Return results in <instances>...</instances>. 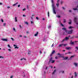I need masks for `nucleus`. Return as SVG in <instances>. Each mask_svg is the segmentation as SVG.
<instances>
[{"label": "nucleus", "mask_w": 78, "mask_h": 78, "mask_svg": "<svg viewBox=\"0 0 78 78\" xmlns=\"http://www.w3.org/2000/svg\"><path fill=\"white\" fill-rule=\"evenodd\" d=\"M66 41V40L65 39H64L61 41V42H64V41Z\"/></svg>", "instance_id": "obj_32"}, {"label": "nucleus", "mask_w": 78, "mask_h": 78, "mask_svg": "<svg viewBox=\"0 0 78 78\" xmlns=\"http://www.w3.org/2000/svg\"><path fill=\"white\" fill-rule=\"evenodd\" d=\"M68 58V57H63V59L66 60Z\"/></svg>", "instance_id": "obj_15"}, {"label": "nucleus", "mask_w": 78, "mask_h": 78, "mask_svg": "<svg viewBox=\"0 0 78 78\" xmlns=\"http://www.w3.org/2000/svg\"><path fill=\"white\" fill-rule=\"evenodd\" d=\"M48 17H49V12L48 11Z\"/></svg>", "instance_id": "obj_49"}, {"label": "nucleus", "mask_w": 78, "mask_h": 78, "mask_svg": "<svg viewBox=\"0 0 78 78\" xmlns=\"http://www.w3.org/2000/svg\"><path fill=\"white\" fill-rule=\"evenodd\" d=\"M50 67H51V69H52V68H53V67L52 66H50Z\"/></svg>", "instance_id": "obj_59"}, {"label": "nucleus", "mask_w": 78, "mask_h": 78, "mask_svg": "<svg viewBox=\"0 0 78 78\" xmlns=\"http://www.w3.org/2000/svg\"><path fill=\"white\" fill-rule=\"evenodd\" d=\"M2 40L3 41H6V42L8 41V39H2Z\"/></svg>", "instance_id": "obj_8"}, {"label": "nucleus", "mask_w": 78, "mask_h": 78, "mask_svg": "<svg viewBox=\"0 0 78 78\" xmlns=\"http://www.w3.org/2000/svg\"><path fill=\"white\" fill-rule=\"evenodd\" d=\"M0 58H2V59H3V57L2 56H0Z\"/></svg>", "instance_id": "obj_44"}, {"label": "nucleus", "mask_w": 78, "mask_h": 78, "mask_svg": "<svg viewBox=\"0 0 78 78\" xmlns=\"http://www.w3.org/2000/svg\"><path fill=\"white\" fill-rule=\"evenodd\" d=\"M73 30H66V33L68 34H72V32L73 31Z\"/></svg>", "instance_id": "obj_1"}, {"label": "nucleus", "mask_w": 78, "mask_h": 78, "mask_svg": "<svg viewBox=\"0 0 78 78\" xmlns=\"http://www.w3.org/2000/svg\"><path fill=\"white\" fill-rule=\"evenodd\" d=\"M58 55H59V56L58 57H59V58H61V54H60V53H58V54H57V55L58 56Z\"/></svg>", "instance_id": "obj_17"}, {"label": "nucleus", "mask_w": 78, "mask_h": 78, "mask_svg": "<svg viewBox=\"0 0 78 78\" xmlns=\"http://www.w3.org/2000/svg\"><path fill=\"white\" fill-rule=\"evenodd\" d=\"M74 22L75 23H76L77 22V18L76 17H74Z\"/></svg>", "instance_id": "obj_4"}, {"label": "nucleus", "mask_w": 78, "mask_h": 78, "mask_svg": "<svg viewBox=\"0 0 78 78\" xmlns=\"http://www.w3.org/2000/svg\"><path fill=\"white\" fill-rule=\"evenodd\" d=\"M73 9H74V10L75 11L76 10H77V8H76L75 9V8H73Z\"/></svg>", "instance_id": "obj_31"}, {"label": "nucleus", "mask_w": 78, "mask_h": 78, "mask_svg": "<svg viewBox=\"0 0 78 78\" xmlns=\"http://www.w3.org/2000/svg\"><path fill=\"white\" fill-rule=\"evenodd\" d=\"M74 64L76 67H78V64L77 63L74 62Z\"/></svg>", "instance_id": "obj_9"}, {"label": "nucleus", "mask_w": 78, "mask_h": 78, "mask_svg": "<svg viewBox=\"0 0 78 78\" xmlns=\"http://www.w3.org/2000/svg\"><path fill=\"white\" fill-rule=\"evenodd\" d=\"M69 22L68 23L69 25H71L72 24V20H69Z\"/></svg>", "instance_id": "obj_7"}, {"label": "nucleus", "mask_w": 78, "mask_h": 78, "mask_svg": "<svg viewBox=\"0 0 78 78\" xmlns=\"http://www.w3.org/2000/svg\"><path fill=\"white\" fill-rule=\"evenodd\" d=\"M69 12H72V11H71V10H69Z\"/></svg>", "instance_id": "obj_62"}, {"label": "nucleus", "mask_w": 78, "mask_h": 78, "mask_svg": "<svg viewBox=\"0 0 78 78\" xmlns=\"http://www.w3.org/2000/svg\"><path fill=\"white\" fill-rule=\"evenodd\" d=\"M65 41H67V40H69V37H66L65 38Z\"/></svg>", "instance_id": "obj_11"}, {"label": "nucleus", "mask_w": 78, "mask_h": 78, "mask_svg": "<svg viewBox=\"0 0 78 78\" xmlns=\"http://www.w3.org/2000/svg\"><path fill=\"white\" fill-rule=\"evenodd\" d=\"M56 72V69H55L54 72L52 73V74H54V73H55V72Z\"/></svg>", "instance_id": "obj_22"}, {"label": "nucleus", "mask_w": 78, "mask_h": 78, "mask_svg": "<svg viewBox=\"0 0 78 78\" xmlns=\"http://www.w3.org/2000/svg\"><path fill=\"white\" fill-rule=\"evenodd\" d=\"M51 3L52 5V7H55V6L54 1H53V0H51Z\"/></svg>", "instance_id": "obj_5"}, {"label": "nucleus", "mask_w": 78, "mask_h": 78, "mask_svg": "<svg viewBox=\"0 0 78 78\" xmlns=\"http://www.w3.org/2000/svg\"><path fill=\"white\" fill-rule=\"evenodd\" d=\"M36 19L37 20H39V18H38V17H36Z\"/></svg>", "instance_id": "obj_52"}, {"label": "nucleus", "mask_w": 78, "mask_h": 78, "mask_svg": "<svg viewBox=\"0 0 78 78\" xmlns=\"http://www.w3.org/2000/svg\"><path fill=\"white\" fill-rule=\"evenodd\" d=\"M57 17L58 18H59L61 17V16H59V15H58V16H57Z\"/></svg>", "instance_id": "obj_36"}, {"label": "nucleus", "mask_w": 78, "mask_h": 78, "mask_svg": "<svg viewBox=\"0 0 78 78\" xmlns=\"http://www.w3.org/2000/svg\"><path fill=\"white\" fill-rule=\"evenodd\" d=\"M6 23H4L3 24V26L4 27H5V26H6Z\"/></svg>", "instance_id": "obj_35"}, {"label": "nucleus", "mask_w": 78, "mask_h": 78, "mask_svg": "<svg viewBox=\"0 0 78 78\" xmlns=\"http://www.w3.org/2000/svg\"><path fill=\"white\" fill-rule=\"evenodd\" d=\"M55 53V51L53 50V51L52 52L51 55H52V54H53L54 53Z\"/></svg>", "instance_id": "obj_25"}, {"label": "nucleus", "mask_w": 78, "mask_h": 78, "mask_svg": "<svg viewBox=\"0 0 78 78\" xmlns=\"http://www.w3.org/2000/svg\"><path fill=\"white\" fill-rule=\"evenodd\" d=\"M55 61L53 60V58H52V57H51L50 58L49 62H51V63H52V64H53V63L55 62Z\"/></svg>", "instance_id": "obj_2"}, {"label": "nucleus", "mask_w": 78, "mask_h": 78, "mask_svg": "<svg viewBox=\"0 0 78 78\" xmlns=\"http://www.w3.org/2000/svg\"><path fill=\"white\" fill-rule=\"evenodd\" d=\"M31 24H33L34 23V22L33 21H31Z\"/></svg>", "instance_id": "obj_30"}, {"label": "nucleus", "mask_w": 78, "mask_h": 78, "mask_svg": "<svg viewBox=\"0 0 78 78\" xmlns=\"http://www.w3.org/2000/svg\"><path fill=\"white\" fill-rule=\"evenodd\" d=\"M8 47H9V48H11V47H10V45L9 44H8L7 45Z\"/></svg>", "instance_id": "obj_28"}, {"label": "nucleus", "mask_w": 78, "mask_h": 78, "mask_svg": "<svg viewBox=\"0 0 78 78\" xmlns=\"http://www.w3.org/2000/svg\"><path fill=\"white\" fill-rule=\"evenodd\" d=\"M42 20H45V19H44V18H43Z\"/></svg>", "instance_id": "obj_58"}, {"label": "nucleus", "mask_w": 78, "mask_h": 78, "mask_svg": "<svg viewBox=\"0 0 78 78\" xmlns=\"http://www.w3.org/2000/svg\"><path fill=\"white\" fill-rule=\"evenodd\" d=\"M12 78V76H11V77H10V78Z\"/></svg>", "instance_id": "obj_64"}, {"label": "nucleus", "mask_w": 78, "mask_h": 78, "mask_svg": "<svg viewBox=\"0 0 78 78\" xmlns=\"http://www.w3.org/2000/svg\"><path fill=\"white\" fill-rule=\"evenodd\" d=\"M7 8H8V9H9V8H10V7L8 6V7H7Z\"/></svg>", "instance_id": "obj_50"}, {"label": "nucleus", "mask_w": 78, "mask_h": 78, "mask_svg": "<svg viewBox=\"0 0 78 78\" xmlns=\"http://www.w3.org/2000/svg\"><path fill=\"white\" fill-rule=\"evenodd\" d=\"M59 3H57L56 4V6H57V7H58V6H59Z\"/></svg>", "instance_id": "obj_29"}, {"label": "nucleus", "mask_w": 78, "mask_h": 78, "mask_svg": "<svg viewBox=\"0 0 78 78\" xmlns=\"http://www.w3.org/2000/svg\"><path fill=\"white\" fill-rule=\"evenodd\" d=\"M38 34V32H37L36 33V34H34V36H37V35Z\"/></svg>", "instance_id": "obj_16"}, {"label": "nucleus", "mask_w": 78, "mask_h": 78, "mask_svg": "<svg viewBox=\"0 0 78 78\" xmlns=\"http://www.w3.org/2000/svg\"><path fill=\"white\" fill-rule=\"evenodd\" d=\"M17 4H18V2H17V3H15V4H13V6H14L16 5H17Z\"/></svg>", "instance_id": "obj_26"}, {"label": "nucleus", "mask_w": 78, "mask_h": 78, "mask_svg": "<svg viewBox=\"0 0 78 78\" xmlns=\"http://www.w3.org/2000/svg\"><path fill=\"white\" fill-rule=\"evenodd\" d=\"M71 48V47H68L66 48V50H70Z\"/></svg>", "instance_id": "obj_13"}, {"label": "nucleus", "mask_w": 78, "mask_h": 78, "mask_svg": "<svg viewBox=\"0 0 78 78\" xmlns=\"http://www.w3.org/2000/svg\"><path fill=\"white\" fill-rule=\"evenodd\" d=\"M15 22H17V17H15Z\"/></svg>", "instance_id": "obj_24"}, {"label": "nucleus", "mask_w": 78, "mask_h": 78, "mask_svg": "<svg viewBox=\"0 0 78 78\" xmlns=\"http://www.w3.org/2000/svg\"><path fill=\"white\" fill-rule=\"evenodd\" d=\"M63 20H64V21H63V23H66V19H63Z\"/></svg>", "instance_id": "obj_19"}, {"label": "nucleus", "mask_w": 78, "mask_h": 78, "mask_svg": "<svg viewBox=\"0 0 78 78\" xmlns=\"http://www.w3.org/2000/svg\"><path fill=\"white\" fill-rule=\"evenodd\" d=\"M13 46H14V47H15V48L16 49V48H18V47L17 46V45H16L15 44H14Z\"/></svg>", "instance_id": "obj_12"}, {"label": "nucleus", "mask_w": 78, "mask_h": 78, "mask_svg": "<svg viewBox=\"0 0 78 78\" xmlns=\"http://www.w3.org/2000/svg\"><path fill=\"white\" fill-rule=\"evenodd\" d=\"M62 8L63 9H64V10H65V8H64V7H62Z\"/></svg>", "instance_id": "obj_54"}, {"label": "nucleus", "mask_w": 78, "mask_h": 78, "mask_svg": "<svg viewBox=\"0 0 78 78\" xmlns=\"http://www.w3.org/2000/svg\"><path fill=\"white\" fill-rule=\"evenodd\" d=\"M52 8L53 10V12L54 14H56V11H55V7H52Z\"/></svg>", "instance_id": "obj_3"}, {"label": "nucleus", "mask_w": 78, "mask_h": 78, "mask_svg": "<svg viewBox=\"0 0 78 78\" xmlns=\"http://www.w3.org/2000/svg\"><path fill=\"white\" fill-rule=\"evenodd\" d=\"M64 71H62V73H64Z\"/></svg>", "instance_id": "obj_61"}, {"label": "nucleus", "mask_w": 78, "mask_h": 78, "mask_svg": "<svg viewBox=\"0 0 78 78\" xmlns=\"http://www.w3.org/2000/svg\"><path fill=\"white\" fill-rule=\"evenodd\" d=\"M23 37L24 38H26L27 37H26V36H23Z\"/></svg>", "instance_id": "obj_47"}, {"label": "nucleus", "mask_w": 78, "mask_h": 78, "mask_svg": "<svg viewBox=\"0 0 78 78\" xmlns=\"http://www.w3.org/2000/svg\"><path fill=\"white\" fill-rule=\"evenodd\" d=\"M30 53H31V52H30V51L29 50L28 51V55H30Z\"/></svg>", "instance_id": "obj_27"}, {"label": "nucleus", "mask_w": 78, "mask_h": 78, "mask_svg": "<svg viewBox=\"0 0 78 78\" xmlns=\"http://www.w3.org/2000/svg\"><path fill=\"white\" fill-rule=\"evenodd\" d=\"M13 30L15 32H16V29H15V28H14V27L13 28Z\"/></svg>", "instance_id": "obj_33"}, {"label": "nucleus", "mask_w": 78, "mask_h": 78, "mask_svg": "<svg viewBox=\"0 0 78 78\" xmlns=\"http://www.w3.org/2000/svg\"><path fill=\"white\" fill-rule=\"evenodd\" d=\"M70 53H71V52H70V51H69L68 52V54H70Z\"/></svg>", "instance_id": "obj_51"}, {"label": "nucleus", "mask_w": 78, "mask_h": 78, "mask_svg": "<svg viewBox=\"0 0 78 78\" xmlns=\"http://www.w3.org/2000/svg\"><path fill=\"white\" fill-rule=\"evenodd\" d=\"M63 46L65 47V46H66V45H67V44H63Z\"/></svg>", "instance_id": "obj_38"}, {"label": "nucleus", "mask_w": 78, "mask_h": 78, "mask_svg": "<svg viewBox=\"0 0 78 78\" xmlns=\"http://www.w3.org/2000/svg\"><path fill=\"white\" fill-rule=\"evenodd\" d=\"M77 76V74H76V72H75L74 73V76L75 77H76Z\"/></svg>", "instance_id": "obj_14"}, {"label": "nucleus", "mask_w": 78, "mask_h": 78, "mask_svg": "<svg viewBox=\"0 0 78 78\" xmlns=\"http://www.w3.org/2000/svg\"><path fill=\"white\" fill-rule=\"evenodd\" d=\"M23 17H26V16H25V15L24 14V15H23Z\"/></svg>", "instance_id": "obj_55"}, {"label": "nucleus", "mask_w": 78, "mask_h": 78, "mask_svg": "<svg viewBox=\"0 0 78 78\" xmlns=\"http://www.w3.org/2000/svg\"><path fill=\"white\" fill-rule=\"evenodd\" d=\"M54 46V43H53L51 46V47H53Z\"/></svg>", "instance_id": "obj_43"}, {"label": "nucleus", "mask_w": 78, "mask_h": 78, "mask_svg": "<svg viewBox=\"0 0 78 78\" xmlns=\"http://www.w3.org/2000/svg\"><path fill=\"white\" fill-rule=\"evenodd\" d=\"M61 26H62V27H64V25H63V24H62V23H61Z\"/></svg>", "instance_id": "obj_39"}, {"label": "nucleus", "mask_w": 78, "mask_h": 78, "mask_svg": "<svg viewBox=\"0 0 78 78\" xmlns=\"http://www.w3.org/2000/svg\"><path fill=\"white\" fill-rule=\"evenodd\" d=\"M48 68V67H46V68H45V69H46V70H47V68Z\"/></svg>", "instance_id": "obj_60"}, {"label": "nucleus", "mask_w": 78, "mask_h": 78, "mask_svg": "<svg viewBox=\"0 0 78 78\" xmlns=\"http://www.w3.org/2000/svg\"><path fill=\"white\" fill-rule=\"evenodd\" d=\"M73 57H74V56L73 55L71 56V57L69 58V59L70 60H72V58H73Z\"/></svg>", "instance_id": "obj_10"}, {"label": "nucleus", "mask_w": 78, "mask_h": 78, "mask_svg": "<svg viewBox=\"0 0 78 78\" xmlns=\"http://www.w3.org/2000/svg\"><path fill=\"white\" fill-rule=\"evenodd\" d=\"M19 27H20V28H22V26H21V25H20Z\"/></svg>", "instance_id": "obj_53"}, {"label": "nucleus", "mask_w": 78, "mask_h": 78, "mask_svg": "<svg viewBox=\"0 0 78 78\" xmlns=\"http://www.w3.org/2000/svg\"><path fill=\"white\" fill-rule=\"evenodd\" d=\"M59 1H60L59 0H57V3H59Z\"/></svg>", "instance_id": "obj_41"}, {"label": "nucleus", "mask_w": 78, "mask_h": 78, "mask_svg": "<svg viewBox=\"0 0 78 78\" xmlns=\"http://www.w3.org/2000/svg\"><path fill=\"white\" fill-rule=\"evenodd\" d=\"M70 45H74V42H72V40H70Z\"/></svg>", "instance_id": "obj_6"}, {"label": "nucleus", "mask_w": 78, "mask_h": 78, "mask_svg": "<svg viewBox=\"0 0 78 78\" xmlns=\"http://www.w3.org/2000/svg\"><path fill=\"white\" fill-rule=\"evenodd\" d=\"M11 39H12V41H14V39L12 37L11 38Z\"/></svg>", "instance_id": "obj_37"}, {"label": "nucleus", "mask_w": 78, "mask_h": 78, "mask_svg": "<svg viewBox=\"0 0 78 78\" xmlns=\"http://www.w3.org/2000/svg\"><path fill=\"white\" fill-rule=\"evenodd\" d=\"M1 21H2V22H3V19H2Z\"/></svg>", "instance_id": "obj_46"}, {"label": "nucleus", "mask_w": 78, "mask_h": 78, "mask_svg": "<svg viewBox=\"0 0 78 78\" xmlns=\"http://www.w3.org/2000/svg\"><path fill=\"white\" fill-rule=\"evenodd\" d=\"M73 28V27L70 26L69 27V29H72V28Z\"/></svg>", "instance_id": "obj_23"}, {"label": "nucleus", "mask_w": 78, "mask_h": 78, "mask_svg": "<svg viewBox=\"0 0 78 78\" xmlns=\"http://www.w3.org/2000/svg\"><path fill=\"white\" fill-rule=\"evenodd\" d=\"M20 60L21 61H23V60H24L25 61L26 60V59L24 58H22L20 59Z\"/></svg>", "instance_id": "obj_21"}, {"label": "nucleus", "mask_w": 78, "mask_h": 78, "mask_svg": "<svg viewBox=\"0 0 78 78\" xmlns=\"http://www.w3.org/2000/svg\"><path fill=\"white\" fill-rule=\"evenodd\" d=\"M62 30H64L66 31H66H67V30H66V28H62Z\"/></svg>", "instance_id": "obj_20"}, {"label": "nucleus", "mask_w": 78, "mask_h": 78, "mask_svg": "<svg viewBox=\"0 0 78 78\" xmlns=\"http://www.w3.org/2000/svg\"><path fill=\"white\" fill-rule=\"evenodd\" d=\"M26 10V9L24 8L23 9V11H25Z\"/></svg>", "instance_id": "obj_45"}, {"label": "nucleus", "mask_w": 78, "mask_h": 78, "mask_svg": "<svg viewBox=\"0 0 78 78\" xmlns=\"http://www.w3.org/2000/svg\"><path fill=\"white\" fill-rule=\"evenodd\" d=\"M20 5H18V8H19V7H20Z\"/></svg>", "instance_id": "obj_48"}, {"label": "nucleus", "mask_w": 78, "mask_h": 78, "mask_svg": "<svg viewBox=\"0 0 78 78\" xmlns=\"http://www.w3.org/2000/svg\"><path fill=\"white\" fill-rule=\"evenodd\" d=\"M8 50L9 51H11V49H8Z\"/></svg>", "instance_id": "obj_42"}, {"label": "nucleus", "mask_w": 78, "mask_h": 78, "mask_svg": "<svg viewBox=\"0 0 78 78\" xmlns=\"http://www.w3.org/2000/svg\"><path fill=\"white\" fill-rule=\"evenodd\" d=\"M24 23H25L26 25H28V23L27 22H25Z\"/></svg>", "instance_id": "obj_34"}, {"label": "nucleus", "mask_w": 78, "mask_h": 78, "mask_svg": "<svg viewBox=\"0 0 78 78\" xmlns=\"http://www.w3.org/2000/svg\"><path fill=\"white\" fill-rule=\"evenodd\" d=\"M76 48L77 50H78V47H76Z\"/></svg>", "instance_id": "obj_56"}, {"label": "nucleus", "mask_w": 78, "mask_h": 78, "mask_svg": "<svg viewBox=\"0 0 78 78\" xmlns=\"http://www.w3.org/2000/svg\"><path fill=\"white\" fill-rule=\"evenodd\" d=\"M60 3H61V4H62V3H63V2L62 1H61Z\"/></svg>", "instance_id": "obj_57"}, {"label": "nucleus", "mask_w": 78, "mask_h": 78, "mask_svg": "<svg viewBox=\"0 0 78 78\" xmlns=\"http://www.w3.org/2000/svg\"><path fill=\"white\" fill-rule=\"evenodd\" d=\"M31 19H33V17H31Z\"/></svg>", "instance_id": "obj_63"}, {"label": "nucleus", "mask_w": 78, "mask_h": 78, "mask_svg": "<svg viewBox=\"0 0 78 78\" xmlns=\"http://www.w3.org/2000/svg\"><path fill=\"white\" fill-rule=\"evenodd\" d=\"M62 45H63V44H59V47H62Z\"/></svg>", "instance_id": "obj_18"}, {"label": "nucleus", "mask_w": 78, "mask_h": 78, "mask_svg": "<svg viewBox=\"0 0 78 78\" xmlns=\"http://www.w3.org/2000/svg\"><path fill=\"white\" fill-rule=\"evenodd\" d=\"M58 56H56L55 57V59H58Z\"/></svg>", "instance_id": "obj_40"}]
</instances>
